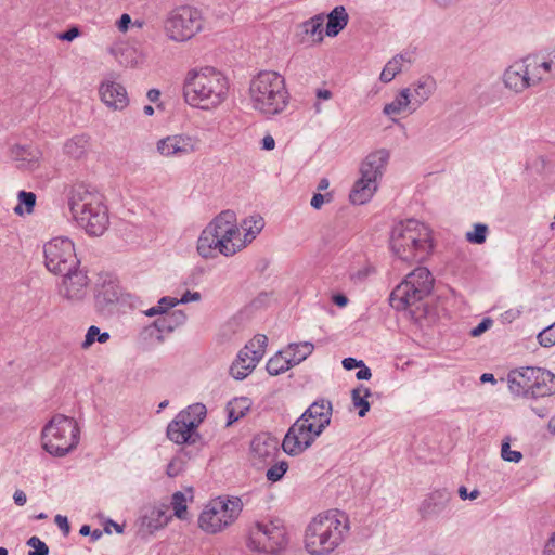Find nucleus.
<instances>
[{"instance_id": "13d9d810", "label": "nucleus", "mask_w": 555, "mask_h": 555, "mask_svg": "<svg viewBox=\"0 0 555 555\" xmlns=\"http://www.w3.org/2000/svg\"><path fill=\"white\" fill-rule=\"evenodd\" d=\"M343 366L345 370L347 371H350V370H353L356 367H360V366H363V361L361 360H357L354 358H345L343 360Z\"/></svg>"}, {"instance_id": "9b49d317", "label": "nucleus", "mask_w": 555, "mask_h": 555, "mask_svg": "<svg viewBox=\"0 0 555 555\" xmlns=\"http://www.w3.org/2000/svg\"><path fill=\"white\" fill-rule=\"evenodd\" d=\"M243 509L238 496L217 498L210 501L198 517V526L206 533L216 534L230 527Z\"/></svg>"}, {"instance_id": "b1692460", "label": "nucleus", "mask_w": 555, "mask_h": 555, "mask_svg": "<svg viewBox=\"0 0 555 555\" xmlns=\"http://www.w3.org/2000/svg\"><path fill=\"white\" fill-rule=\"evenodd\" d=\"M533 382L531 399L550 397L555 393V374L551 371L539 367Z\"/></svg>"}, {"instance_id": "3c124183", "label": "nucleus", "mask_w": 555, "mask_h": 555, "mask_svg": "<svg viewBox=\"0 0 555 555\" xmlns=\"http://www.w3.org/2000/svg\"><path fill=\"white\" fill-rule=\"evenodd\" d=\"M332 198L331 194H321V193H315L312 198H311V202H310V205L314 208V209H320L322 207V205L325 203V202H330Z\"/></svg>"}, {"instance_id": "dca6fc26", "label": "nucleus", "mask_w": 555, "mask_h": 555, "mask_svg": "<svg viewBox=\"0 0 555 555\" xmlns=\"http://www.w3.org/2000/svg\"><path fill=\"white\" fill-rule=\"evenodd\" d=\"M62 282L59 294L68 301H79L85 298L89 285L87 273L78 268L70 272L61 273Z\"/></svg>"}, {"instance_id": "4c0bfd02", "label": "nucleus", "mask_w": 555, "mask_h": 555, "mask_svg": "<svg viewBox=\"0 0 555 555\" xmlns=\"http://www.w3.org/2000/svg\"><path fill=\"white\" fill-rule=\"evenodd\" d=\"M206 406L202 403H195L189 405L185 411L180 412L179 414H185L184 421L186 423H194V429L198 427V425L203 422L206 416Z\"/></svg>"}, {"instance_id": "7ed1b4c3", "label": "nucleus", "mask_w": 555, "mask_h": 555, "mask_svg": "<svg viewBox=\"0 0 555 555\" xmlns=\"http://www.w3.org/2000/svg\"><path fill=\"white\" fill-rule=\"evenodd\" d=\"M332 403L327 400L313 402L291 426L282 442V448L289 455H298L308 449L330 425Z\"/></svg>"}, {"instance_id": "4468645a", "label": "nucleus", "mask_w": 555, "mask_h": 555, "mask_svg": "<svg viewBox=\"0 0 555 555\" xmlns=\"http://www.w3.org/2000/svg\"><path fill=\"white\" fill-rule=\"evenodd\" d=\"M531 67L532 63L529 57L513 63L503 74L504 86L515 93H520L538 85L543 77L533 73Z\"/></svg>"}, {"instance_id": "79ce46f5", "label": "nucleus", "mask_w": 555, "mask_h": 555, "mask_svg": "<svg viewBox=\"0 0 555 555\" xmlns=\"http://www.w3.org/2000/svg\"><path fill=\"white\" fill-rule=\"evenodd\" d=\"M488 227L483 223H476L474 230L466 233L465 237L469 243L482 244L486 242Z\"/></svg>"}, {"instance_id": "bb28decb", "label": "nucleus", "mask_w": 555, "mask_h": 555, "mask_svg": "<svg viewBox=\"0 0 555 555\" xmlns=\"http://www.w3.org/2000/svg\"><path fill=\"white\" fill-rule=\"evenodd\" d=\"M349 16L341 5L335 7L327 15L325 33L328 37L337 36L348 24Z\"/></svg>"}, {"instance_id": "473e14b6", "label": "nucleus", "mask_w": 555, "mask_h": 555, "mask_svg": "<svg viewBox=\"0 0 555 555\" xmlns=\"http://www.w3.org/2000/svg\"><path fill=\"white\" fill-rule=\"evenodd\" d=\"M323 22L322 15H315L300 25L308 40L317 43L323 40Z\"/></svg>"}, {"instance_id": "338daca9", "label": "nucleus", "mask_w": 555, "mask_h": 555, "mask_svg": "<svg viewBox=\"0 0 555 555\" xmlns=\"http://www.w3.org/2000/svg\"><path fill=\"white\" fill-rule=\"evenodd\" d=\"M131 23V18L128 14H122L121 17L118 21V28L121 31H125L128 29V25Z\"/></svg>"}, {"instance_id": "1a4fd4ad", "label": "nucleus", "mask_w": 555, "mask_h": 555, "mask_svg": "<svg viewBox=\"0 0 555 555\" xmlns=\"http://www.w3.org/2000/svg\"><path fill=\"white\" fill-rule=\"evenodd\" d=\"M42 447L53 456H65L79 442V427L73 417L54 415L41 431Z\"/></svg>"}, {"instance_id": "864d4df0", "label": "nucleus", "mask_w": 555, "mask_h": 555, "mask_svg": "<svg viewBox=\"0 0 555 555\" xmlns=\"http://www.w3.org/2000/svg\"><path fill=\"white\" fill-rule=\"evenodd\" d=\"M154 325L160 332H163V331L171 332L175 328V325L168 320L167 317L157 319L154 322Z\"/></svg>"}, {"instance_id": "49530a36", "label": "nucleus", "mask_w": 555, "mask_h": 555, "mask_svg": "<svg viewBox=\"0 0 555 555\" xmlns=\"http://www.w3.org/2000/svg\"><path fill=\"white\" fill-rule=\"evenodd\" d=\"M27 545L34 548L29 551L28 555H49V547L37 537H31L27 541Z\"/></svg>"}, {"instance_id": "a211bd4d", "label": "nucleus", "mask_w": 555, "mask_h": 555, "mask_svg": "<svg viewBox=\"0 0 555 555\" xmlns=\"http://www.w3.org/2000/svg\"><path fill=\"white\" fill-rule=\"evenodd\" d=\"M537 370H539V367L533 366L512 370L507 375L511 392L518 397L531 399Z\"/></svg>"}, {"instance_id": "6ab92c4d", "label": "nucleus", "mask_w": 555, "mask_h": 555, "mask_svg": "<svg viewBox=\"0 0 555 555\" xmlns=\"http://www.w3.org/2000/svg\"><path fill=\"white\" fill-rule=\"evenodd\" d=\"M279 440L268 433H261L254 437L250 443L251 456L259 463H272L280 452Z\"/></svg>"}, {"instance_id": "c03bdc74", "label": "nucleus", "mask_w": 555, "mask_h": 555, "mask_svg": "<svg viewBox=\"0 0 555 555\" xmlns=\"http://www.w3.org/2000/svg\"><path fill=\"white\" fill-rule=\"evenodd\" d=\"M287 469H288L287 462L281 461V462L276 463V464L272 465L267 470V473H266L267 479L272 481V482H276L280 479H282V477L287 472Z\"/></svg>"}, {"instance_id": "6e6d98bb", "label": "nucleus", "mask_w": 555, "mask_h": 555, "mask_svg": "<svg viewBox=\"0 0 555 555\" xmlns=\"http://www.w3.org/2000/svg\"><path fill=\"white\" fill-rule=\"evenodd\" d=\"M179 304V300L173 297H163L159 299L157 306H163V312L165 313L168 309L177 306Z\"/></svg>"}, {"instance_id": "2f4dec72", "label": "nucleus", "mask_w": 555, "mask_h": 555, "mask_svg": "<svg viewBox=\"0 0 555 555\" xmlns=\"http://www.w3.org/2000/svg\"><path fill=\"white\" fill-rule=\"evenodd\" d=\"M250 402L248 398L241 397L230 401L227 405L228 422L227 425H232L238 421L249 411Z\"/></svg>"}, {"instance_id": "5fc2aeb1", "label": "nucleus", "mask_w": 555, "mask_h": 555, "mask_svg": "<svg viewBox=\"0 0 555 555\" xmlns=\"http://www.w3.org/2000/svg\"><path fill=\"white\" fill-rule=\"evenodd\" d=\"M54 521L60 528V530L64 533V535H68L70 527L67 517L56 515Z\"/></svg>"}, {"instance_id": "9d476101", "label": "nucleus", "mask_w": 555, "mask_h": 555, "mask_svg": "<svg viewBox=\"0 0 555 555\" xmlns=\"http://www.w3.org/2000/svg\"><path fill=\"white\" fill-rule=\"evenodd\" d=\"M205 18L202 10L194 5L181 4L171 9L164 20V34L168 40L183 43L204 29Z\"/></svg>"}, {"instance_id": "a878e982", "label": "nucleus", "mask_w": 555, "mask_h": 555, "mask_svg": "<svg viewBox=\"0 0 555 555\" xmlns=\"http://www.w3.org/2000/svg\"><path fill=\"white\" fill-rule=\"evenodd\" d=\"M412 92V104L413 109H417L423 103H425L436 89L435 80L429 77H422L415 83H413Z\"/></svg>"}, {"instance_id": "a19ab883", "label": "nucleus", "mask_w": 555, "mask_h": 555, "mask_svg": "<svg viewBox=\"0 0 555 555\" xmlns=\"http://www.w3.org/2000/svg\"><path fill=\"white\" fill-rule=\"evenodd\" d=\"M173 514L179 519H186V498L181 491L173 493L171 499Z\"/></svg>"}, {"instance_id": "c9c22d12", "label": "nucleus", "mask_w": 555, "mask_h": 555, "mask_svg": "<svg viewBox=\"0 0 555 555\" xmlns=\"http://www.w3.org/2000/svg\"><path fill=\"white\" fill-rule=\"evenodd\" d=\"M89 144V138L86 135H76L69 139L65 145L64 151L67 155H69L73 158H79L81 157L88 147Z\"/></svg>"}, {"instance_id": "603ef678", "label": "nucleus", "mask_w": 555, "mask_h": 555, "mask_svg": "<svg viewBox=\"0 0 555 555\" xmlns=\"http://www.w3.org/2000/svg\"><path fill=\"white\" fill-rule=\"evenodd\" d=\"M79 35H80L79 28L74 26V27H70L68 30H66L64 33H60L57 35V38L60 40H63V41H72L75 38H77Z\"/></svg>"}, {"instance_id": "393cba45", "label": "nucleus", "mask_w": 555, "mask_h": 555, "mask_svg": "<svg viewBox=\"0 0 555 555\" xmlns=\"http://www.w3.org/2000/svg\"><path fill=\"white\" fill-rule=\"evenodd\" d=\"M377 181L361 175L360 179L356 181L349 198L352 204L363 205L367 203L377 190Z\"/></svg>"}, {"instance_id": "680f3d73", "label": "nucleus", "mask_w": 555, "mask_h": 555, "mask_svg": "<svg viewBox=\"0 0 555 555\" xmlns=\"http://www.w3.org/2000/svg\"><path fill=\"white\" fill-rule=\"evenodd\" d=\"M372 376L371 370L363 363V366H360V370L357 372L356 377L360 380L370 379Z\"/></svg>"}, {"instance_id": "8fccbe9b", "label": "nucleus", "mask_w": 555, "mask_h": 555, "mask_svg": "<svg viewBox=\"0 0 555 555\" xmlns=\"http://www.w3.org/2000/svg\"><path fill=\"white\" fill-rule=\"evenodd\" d=\"M492 325V320L490 318L483 319L476 327L470 331V335L473 337H478L487 330H489Z\"/></svg>"}, {"instance_id": "58836bf2", "label": "nucleus", "mask_w": 555, "mask_h": 555, "mask_svg": "<svg viewBox=\"0 0 555 555\" xmlns=\"http://www.w3.org/2000/svg\"><path fill=\"white\" fill-rule=\"evenodd\" d=\"M18 205L14 208V212L18 216L24 214L22 205L25 206L27 214L33 212L36 205V195L33 192L20 191L17 194Z\"/></svg>"}, {"instance_id": "2eb2a0df", "label": "nucleus", "mask_w": 555, "mask_h": 555, "mask_svg": "<svg viewBox=\"0 0 555 555\" xmlns=\"http://www.w3.org/2000/svg\"><path fill=\"white\" fill-rule=\"evenodd\" d=\"M157 152L164 157H183L199 149V139L189 134H175L160 139Z\"/></svg>"}, {"instance_id": "4d7b16f0", "label": "nucleus", "mask_w": 555, "mask_h": 555, "mask_svg": "<svg viewBox=\"0 0 555 555\" xmlns=\"http://www.w3.org/2000/svg\"><path fill=\"white\" fill-rule=\"evenodd\" d=\"M201 299V294L198 292H190L186 291L183 296L178 299L179 304H188L191 301H198Z\"/></svg>"}, {"instance_id": "f3484780", "label": "nucleus", "mask_w": 555, "mask_h": 555, "mask_svg": "<svg viewBox=\"0 0 555 555\" xmlns=\"http://www.w3.org/2000/svg\"><path fill=\"white\" fill-rule=\"evenodd\" d=\"M101 101L112 111H124L129 105L126 88L114 80L104 79L99 87Z\"/></svg>"}, {"instance_id": "e433bc0d", "label": "nucleus", "mask_w": 555, "mask_h": 555, "mask_svg": "<svg viewBox=\"0 0 555 555\" xmlns=\"http://www.w3.org/2000/svg\"><path fill=\"white\" fill-rule=\"evenodd\" d=\"M403 61L404 57L401 54L393 56L383 68L379 76L380 81L390 82L401 72Z\"/></svg>"}, {"instance_id": "f8f14e48", "label": "nucleus", "mask_w": 555, "mask_h": 555, "mask_svg": "<svg viewBox=\"0 0 555 555\" xmlns=\"http://www.w3.org/2000/svg\"><path fill=\"white\" fill-rule=\"evenodd\" d=\"M44 263L47 269L61 274L70 272L79 267L74 243L67 237H55L43 246Z\"/></svg>"}, {"instance_id": "f03ea898", "label": "nucleus", "mask_w": 555, "mask_h": 555, "mask_svg": "<svg viewBox=\"0 0 555 555\" xmlns=\"http://www.w3.org/2000/svg\"><path fill=\"white\" fill-rule=\"evenodd\" d=\"M240 236L235 212L223 210L202 231L197 240V251L205 259H212L218 255L231 257L244 248Z\"/></svg>"}, {"instance_id": "6e6552de", "label": "nucleus", "mask_w": 555, "mask_h": 555, "mask_svg": "<svg viewBox=\"0 0 555 555\" xmlns=\"http://www.w3.org/2000/svg\"><path fill=\"white\" fill-rule=\"evenodd\" d=\"M337 517L335 513H326L314 517L306 528L305 547L310 555H327L336 550L348 530L347 519Z\"/></svg>"}, {"instance_id": "39448f33", "label": "nucleus", "mask_w": 555, "mask_h": 555, "mask_svg": "<svg viewBox=\"0 0 555 555\" xmlns=\"http://www.w3.org/2000/svg\"><path fill=\"white\" fill-rule=\"evenodd\" d=\"M390 247L402 261H424L433 248L430 231L414 219L400 221L391 230Z\"/></svg>"}, {"instance_id": "052dcab7", "label": "nucleus", "mask_w": 555, "mask_h": 555, "mask_svg": "<svg viewBox=\"0 0 555 555\" xmlns=\"http://www.w3.org/2000/svg\"><path fill=\"white\" fill-rule=\"evenodd\" d=\"M542 555H555V532L546 541Z\"/></svg>"}, {"instance_id": "423d86ee", "label": "nucleus", "mask_w": 555, "mask_h": 555, "mask_svg": "<svg viewBox=\"0 0 555 555\" xmlns=\"http://www.w3.org/2000/svg\"><path fill=\"white\" fill-rule=\"evenodd\" d=\"M249 95L253 107L268 116L282 113L288 104L285 79L274 70L258 73L250 81Z\"/></svg>"}, {"instance_id": "de8ad7c7", "label": "nucleus", "mask_w": 555, "mask_h": 555, "mask_svg": "<svg viewBox=\"0 0 555 555\" xmlns=\"http://www.w3.org/2000/svg\"><path fill=\"white\" fill-rule=\"evenodd\" d=\"M501 456L504 461L514 463H518L522 459L521 452L511 450L509 442L507 441L502 443Z\"/></svg>"}, {"instance_id": "e2e57ef3", "label": "nucleus", "mask_w": 555, "mask_h": 555, "mask_svg": "<svg viewBox=\"0 0 555 555\" xmlns=\"http://www.w3.org/2000/svg\"><path fill=\"white\" fill-rule=\"evenodd\" d=\"M13 500L15 502L16 505L18 506H23L25 505L26 501H27V496L25 494L24 491L22 490H16L13 494Z\"/></svg>"}, {"instance_id": "09e8293b", "label": "nucleus", "mask_w": 555, "mask_h": 555, "mask_svg": "<svg viewBox=\"0 0 555 555\" xmlns=\"http://www.w3.org/2000/svg\"><path fill=\"white\" fill-rule=\"evenodd\" d=\"M12 153L16 158L21 160H26L29 164H31L36 159V156L33 154V152L24 146H16L12 151Z\"/></svg>"}, {"instance_id": "cd10ccee", "label": "nucleus", "mask_w": 555, "mask_h": 555, "mask_svg": "<svg viewBox=\"0 0 555 555\" xmlns=\"http://www.w3.org/2000/svg\"><path fill=\"white\" fill-rule=\"evenodd\" d=\"M411 96V88L402 89L391 103L384 106L383 113L387 116H392L405 109H409L411 113L415 112L416 109H413Z\"/></svg>"}, {"instance_id": "774afa93", "label": "nucleus", "mask_w": 555, "mask_h": 555, "mask_svg": "<svg viewBox=\"0 0 555 555\" xmlns=\"http://www.w3.org/2000/svg\"><path fill=\"white\" fill-rule=\"evenodd\" d=\"M167 475L169 477H176L179 475L180 473V468L177 466L176 462L171 461L168 465H167V470H166Z\"/></svg>"}, {"instance_id": "aec40b11", "label": "nucleus", "mask_w": 555, "mask_h": 555, "mask_svg": "<svg viewBox=\"0 0 555 555\" xmlns=\"http://www.w3.org/2000/svg\"><path fill=\"white\" fill-rule=\"evenodd\" d=\"M389 156V152L385 149L370 153L361 164L360 173L377 181L384 175Z\"/></svg>"}, {"instance_id": "0e129e2a", "label": "nucleus", "mask_w": 555, "mask_h": 555, "mask_svg": "<svg viewBox=\"0 0 555 555\" xmlns=\"http://www.w3.org/2000/svg\"><path fill=\"white\" fill-rule=\"evenodd\" d=\"M275 146V140L272 135L268 134L262 139V149L266 151H271Z\"/></svg>"}, {"instance_id": "a18cd8bd", "label": "nucleus", "mask_w": 555, "mask_h": 555, "mask_svg": "<svg viewBox=\"0 0 555 555\" xmlns=\"http://www.w3.org/2000/svg\"><path fill=\"white\" fill-rule=\"evenodd\" d=\"M267 343V336L258 334L251 340H249V343L244 348L249 349V351H251L250 353H253L254 351H260L262 358L266 351Z\"/></svg>"}, {"instance_id": "0eeeda50", "label": "nucleus", "mask_w": 555, "mask_h": 555, "mask_svg": "<svg viewBox=\"0 0 555 555\" xmlns=\"http://www.w3.org/2000/svg\"><path fill=\"white\" fill-rule=\"evenodd\" d=\"M434 278L425 267H418L391 292L389 301L396 310H409L414 319L423 315L422 301L431 293Z\"/></svg>"}, {"instance_id": "f257e3e1", "label": "nucleus", "mask_w": 555, "mask_h": 555, "mask_svg": "<svg viewBox=\"0 0 555 555\" xmlns=\"http://www.w3.org/2000/svg\"><path fill=\"white\" fill-rule=\"evenodd\" d=\"M229 93V80L218 69L211 66L193 68L186 73L183 82L185 102L204 111L220 106Z\"/></svg>"}, {"instance_id": "412c9836", "label": "nucleus", "mask_w": 555, "mask_h": 555, "mask_svg": "<svg viewBox=\"0 0 555 555\" xmlns=\"http://www.w3.org/2000/svg\"><path fill=\"white\" fill-rule=\"evenodd\" d=\"M452 493L447 489H438L427 495L420 506L423 518H429L441 514L448 506Z\"/></svg>"}, {"instance_id": "37998d69", "label": "nucleus", "mask_w": 555, "mask_h": 555, "mask_svg": "<svg viewBox=\"0 0 555 555\" xmlns=\"http://www.w3.org/2000/svg\"><path fill=\"white\" fill-rule=\"evenodd\" d=\"M539 344L544 348H550L555 345V322L544 330H542L538 336Z\"/></svg>"}, {"instance_id": "72a5a7b5", "label": "nucleus", "mask_w": 555, "mask_h": 555, "mask_svg": "<svg viewBox=\"0 0 555 555\" xmlns=\"http://www.w3.org/2000/svg\"><path fill=\"white\" fill-rule=\"evenodd\" d=\"M371 396V391L369 388L363 385H359L351 391L352 403L356 408L359 409V416L363 417L370 410V403L367 401V397Z\"/></svg>"}, {"instance_id": "4be33fe9", "label": "nucleus", "mask_w": 555, "mask_h": 555, "mask_svg": "<svg viewBox=\"0 0 555 555\" xmlns=\"http://www.w3.org/2000/svg\"><path fill=\"white\" fill-rule=\"evenodd\" d=\"M249 349L243 348L230 367L231 375L238 380L247 377L261 360L260 351L250 353Z\"/></svg>"}, {"instance_id": "ea45409f", "label": "nucleus", "mask_w": 555, "mask_h": 555, "mask_svg": "<svg viewBox=\"0 0 555 555\" xmlns=\"http://www.w3.org/2000/svg\"><path fill=\"white\" fill-rule=\"evenodd\" d=\"M109 339V334L107 332L101 333L100 328L95 325H91L87 334L85 336V340L81 344V347L83 349L89 348L95 340H98L101 344L106 343Z\"/></svg>"}, {"instance_id": "ddd939ff", "label": "nucleus", "mask_w": 555, "mask_h": 555, "mask_svg": "<svg viewBox=\"0 0 555 555\" xmlns=\"http://www.w3.org/2000/svg\"><path fill=\"white\" fill-rule=\"evenodd\" d=\"M284 529L273 522H255L248 529L246 546L259 554L276 553L284 543Z\"/></svg>"}, {"instance_id": "20e7f679", "label": "nucleus", "mask_w": 555, "mask_h": 555, "mask_svg": "<svg viewBox=\"0 0 555 555\" xmlns=\"http://www.w3.org/2000/svg\"><path fill=\"white\" fill-rule=\"evenodd\" d=\"M70 212L80 228L90 236H101L108 228V209L104 197L94 188L73 186L68 199Z\"/></svg>"}, {"instance_id": "f704fd0d", "label": "nucleus", "mask_w": 555, "mask_h": 555, "mask_svg": "<svg viewBox=\"0 0 555 555\" xmlns=\"http://www.w3.org/2000/svg\"><path fill=\"white\" fill-rule=\"evenodd\" d=\"M284 353V351H279L275 356L269 359L267 363V371L270 375H280L294 366L289 361V358L285 357Z\"/></svg>"}, {"instance_id": "5701e85b", "label": "nucleus", "mask_w": 555, "mask_h": 555, "mask_svg": "<svg viewBox=\"0 0 555 555\" xmlns=\"http://www.w3.org/2000/svg\"><path fill=\"white\" fill-rule=\"evenodd\" d=\"M185 414H178L167 427V437L175 443H188L191 440L194 423L184 421Z\"/></svg>"}, {"instance_id": "bf43d9fd", "label": "nucleus", "mask_w": 555, "mask_h": 555, "mask_svg": "<svg viewBox=\"0 0 555 555\" xmlns=\"http://www.w3.org/2000/svg\"><path fill=\"white\" fill-rule=\"evenodd\" d=\"M459 495L462 500H475L479 496V491L478 490H473L470 493L467 491L466 487L464 486H461L459 488Z\"/></svg>"}, {"instance_id": "69168bd1", "label": "nucleus", "mask_w": 555, "mask_h": 555, "mask_svg": "<svg viewBox=\"0 0 555 555\" xmlns=\"http://www.w3.org/2000/svg\"><path fill=\"white\" fill-rule=\"evenodd\" d=\"M332 300L338 307H345L348 304V298L344 294H335Z\"/></svg>"}, {"instance_id": "c85d7f7f", "label": "nucleus", "mask_w": 555, "mask_h": 555, "mask_svg": "<svg viewBox=\"0 0 555 555\" xmlns=\"http://www.w3.org/2000/svg\"><path fill=\"white\" fill-rule=\"evenodd\" d=\"M264 227V220L259 215L250 216L246 218L241 223V228L243 229L244 238L240 237V242H244V248L249 244L256 236L261 232Z\"/></svg>"}, {"instance_id": "c756f323", "label": "nucleus", "mask_w": 555, "mask_h": 555, "mask_svg": "<svg viewBox=\"0 0 555 555\" xmlns=\"http://www.w3.org/2000/svg\"><path fill=\"white\" fill-rule=\"evenodd\" d=\"M314 350V345L310 341L292 343L284 350L288 354L289 361L293 365H297L306 360Z\"/></svg>"}, {"instance_id": "7c9ffc66", "label": "nucleus", "mask_w": 555, "mask_h": 555, "mask_svg": "<svg viewBox=\"0 0 555 555\" xmlns=\"http://www.w3.org/2000/svg\"><path fill=\"white\" fill-rule=\"evenodd\" d=\"M168 520L169 516L165 511L153 507L142 517V526L145 527L149 532H153L165 527Z\"/></svg>"}]
</instances>
